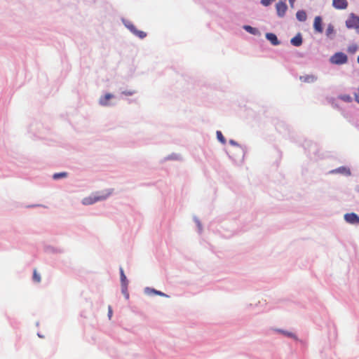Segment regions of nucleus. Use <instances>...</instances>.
<instances>
[{
  "instance_id": "1",
  "label": "nucleus",
  "mask_w": 359,
  "mask_h": 359,
  "mask_svg": "<svg viewBox=\"0 0 359 359\" xmlns=\"http://www.w3.org/2000/svg\"><path fill=\"white\" fill-rule=\"evenodd\" d=\"M111 194L112 189H107L101 192H97L90 196L84 198L82 201V203L86 205H92L97 201L105 200Z\"/></svg>"
},
{
  "instance_id": "2",
  "label": "nucleus",
  "mask_w": 359,
  "mask_h": 359,
  "mask_svg": "<svg viewBox=\"0 0 359 359\" xmlns=\"http://www.w3.org/2000/svg\"><path fill=\"white\" fill-rule=\"evenodd\" d=\"M348 57L346 54L339 52L333 55L330 58V62L332 64L342 65L347 62Z\"/></svg>"
},
{
  "instance_id": "3",
  "label": "nucleus",
  "mask_w": 359,
  "mask_h": 359,
  "mask_svg": "<svg viewBox=\"0 0 359 359\" xmlns=\"http://www.w3.org/2000/svg\"><path fill=\"white\" fill-rule=\"evenodd\" d=\"M346 26L348 29H358L359 27V17L353 13L350 14L346 20Z\"/></svg>"
},
{
  "instance_id": "4",
  "label": "nucleus",
  "mask_w": 359,
  "mask_h": 359,
  "mask_svg": "<svg viewBox=\"0 0 359 359\" xmlns=\"http://www.w3.org/2000/svg\"><path fill=\"white\" fill-rule=\"evenodd\" d=\"M344 219L346 222L351 224H359V216L355 213H347L344 215Z\"/></svg>"
},
{
  "instance_id": "5",
  "label": "nucleus",
  "mask_w": 359,
  "mask_h": 359,
  "mask_svg": "<svg viewBox=\"0 0 359 359\" xmlns=\"http://www.w3.org/2000/svg\"><path fill=\"white\" fill-rule=\"evenodd\" d=\"M276 8L277 11V14L279 17H283L286 13L287 9V6L284 1H278L276 4Z\"/></svg>"
},
{
  "instance_id": "6",
  "label": "nucleus",
  "mask_w": 359,
  "mask_h": 359,
  "mask_svg": "<svg viewBox=\"0 0 359 359\" xmlns=\"http://www.w3.org/2000/svg\"><path fill=\"white\" fill-rule=\"evenodd\" d=\"M348 5L347 0H332V6L337 10H344L347 8Z\"/></svg>"
},
{
  "instance_id": "7",
  "label": "nucleus",
  "mask_w": 359,
  "mask_h": 359,
  "mask_svg": "<svg viewBox=\"0 0 359 359\" xmlns=\"http://www.w3.org/2000/svg\"><path fill=\"white\" fill-rule=\"evenodd\" d=\"M313 28L316 30V32L318 33L323 32V21L322 18L320 16H316L314 18Z\"/></svg>"
},
{
  "instance_id": "8",
  "label": "nucleus",
  "mask_w": 359,
  "mask_h": 359,
  "mask_svg": "<svg viewBox=\"0 0 359 359\" xmlns=\"http://www.w3.org/2000/svg\"><path fill=\"white\" fill-rule=\"evenodd\" d=\"M300 81L304 83H313L317 80V76L313 74H307L300 76Z\"/></svg>"
},
{
  "instance_id": "9",
  "label": "nucleus",
  "mask_w": 359,
  "mask_h": 359,
  "mask_svg": "<svg viewBox=\"0 0 359 359\" xmlns=\"http://www.w3.org/2000/svg\"><path fill=\"white\" fill-rule=\"evenodd\" d=\"M266 38L271 43L273 46H277L280 44V41H278L276 34L273 33H266Z\"/></svg>"
},
{
  "instance_id": "10",
  "label": "nucleus",
  "mask_w": 359,
  "mask_h": 359,
  "mask_svg": "<svg viewBox=\"0 0 359 359\" xmlns=\"http://www.w3.org/2000/svg\"><path fill=\"white\" fill-rule=\"evenodd\" d=\"M290 43L294 46H300L302 44V36L300 33L297 34L290 40Z\"/></svg>"
},
{
  "instance_id": "11",
  "label": "nucleus",
  "mask_w": 359,
  "mask_h": 359,
  "mask_svg": "<svg viewBox=\"0 0 359 359\" xmlns=\"http://www.w3.org/2000/svg\"><path fill=\"white\" fill-rule=\"evenodd\" d=\"M128 28L140 39H144L147 36V34L144 32L137 30L133 25L128 26Z\"/></svg>"
},
{
  "instance_id": "12",
  "label": "nucleus",
  "mask_w": 359,
  "mask_h": 359,
  "mask_svg": "<svg viewBox=\"0 0 359 359\" xmlns=\"http://www.w3.org/2000/svg\"><path fill=\"white\" fill-rule=\"evenodd\" d=\"M112 97L113 95L110 93H107L105 95L100 97L99 102L102 106H107L109 105L108 101Z\"/></svg>"
},
{
  "instance_id": "13",
  "label": "nucleus",
  "mask_w": 359,
  "mask_h": 359,
  "mask_svg": "<svg viewBox=\"0 0 359 359\" xmlns=\"http://www.w3.org/2000/svg\"><path fill=\"white\" fill-rule=\"evenodd\" d=\"M297 18L301 21L304 22L306 20V13L304 11H299L296 13Z\"/></svg>"
},
{
  "instance_id": "14",
  "label": "nucleus",
  "mask_w": 359,
  "mask_h": 359,
  "mask_svg": "<svg viewBox=\"0 0 359 359\" xmlns=\"http://www.w3.org/2000/svg\"><path fill=\"white\" fill-rule=\"evenodd\" d=\"M67 176H68V173L67 172H61L55 173L53 175V178L55 180H57L61 178L67 177Z\"/></svg>"
},
{
  "instance_id": "15",
  "label": "nucleus",
  "mask_w": 359,
  "mask_h": 359,
  "mask_svg": "<svg viewBox=\"0 0 359 359\" xmlns=\"http://www.w3.org/2000/svg\"><path fill=\"white\" fill-rule=\"evenodd\" d=\"M121 285H128V280L122 268H120Z\"/></svg>"
},
{
  "instance_id": "16",
  "label": "nucleus",
  "mask_w": 359,
  "mask_h": 359,
  "mask_svg": "<svg viewBox=\"0 0 359 359\" xmlns=\"http://www.w3.org/2000/svg\"><path fill=\"white\" fill-rule=\"evenodd\" d=\"M334 34V29L332 25H329L326 29V36L327 37H332V36Z\"/></svg>"
},
{
  "instance_id": "17",
  "label": "nucleus",
  "mask_w": 359,
  "mask_h": 359,
  "mask_svg": "<svg viewBox=\"0 0 359 359\" xmlns=\"http://www.w3.org/2000/svg\"><path fill=\"white\" fill-rule=\"evenodd\" d=\"M216 135H217V137L218 140L222 144H224L226 143V139L224 137V135H222V132L218 130V131H217Z\"/></svg>"
},
{
  "instance_id": "18",
  "label": "nucleus",
  "mask_w": 359,
  "mask_h": 359,
  "mask_svg": "<svg viewBox=\"0 0 359 359\" xmlns=\"http://www.w3.org/2000/svg\"><path fill=\"white\" fill-rule=\"evenodd\" d=\"M33 280L34 282L36 283H40L41 281V276L40 275L37 273V271L36 269H34V272H33Z\"/></svg>"
},
{
  "instance_id": "19",
  "label": "nucleus",
  "mask_w": 359,
  "mask_h": 359,
  "mask_svg": "<svg viewBox=\"0 0 359 359\" xmlns=\"http://www.w3.org/2000/svg\"><path fill=\"white\" fill-rule=\"evenodd\" d=\"M122 292L126 299L129 298V294L128 292V285H121Z\"/></svg>"
},
{
  "instance_id": "20",
  "label": "nucleus",
  "mask_w": 359,
  "mask_h": 359,
  "mask_svg": "<svg viewBox=\"0 0 359 359\" xmlns=\"http://www.w3.org/2000/svg\"><path fill=\"white\" fill-rule=\"evenodd\" d=\"M244 29L246 31H248V32H250L251 34H255L256 33V32H257V30L255 28H253V27H250L249 25H245L244 27Z\"/></svg>"
},
{
  "instance_id": "21",
  "label": "nucleus",
  "mask_w": 359,
  "mask_h": 359,
  "mask_svg": "<svg viewBox=\"0 0 359 359\" xmlns=\"http://www.w3.org/2000/svg\"><path fill=\"white\" fill-rule=\"evenodd\" d=\"M341 99L346 102H351V97L348 95H342L341 97Z\"/></svg>"
},
{
  "instance_id": "22",
  "label": "nucleus",
  "mask_w": 359,
  "mask_h": 359,
  "mask_svg": "<svg viewBox=\"0 0 359 359\" xmlns=\"http://www.w3.org/2000/svg\"><path fill=\"white\" fill-rule=\"evenodd\" d=\"M339 171L340 172H342V173H345V174H347V175H350V171L349 170H347L346 168H339Z\"/></svg>"
},
{
  "instance_id": "23",
  "label": "nucleus",
  "mask_w": 359,
  "mask_h": 359,
  "mask_svg": "<svg viewBox=\"0 0 359 359\" xmlns=\"http://www.w3.org/2000/svg\"><path fill=\"white\" fill-rule=\"evenodd\" d=\"M282 332H283L284 334H285V335H287V336H288V337L295 338V336H294L292 333L287 332H284V331H283Z\"/></svg>"
},
{
  "instance_id": "24",
  "label": "nucleus",
  "mask_w": 359,
  "mask_h": 359,
  "mask_svg": "<svg viewBox=\"0 0 359 359\" xmlns=\"http://www.w3.org/2000/svg\"><path fill=\"white\" fill-rule=\"evenodd\" d=\"M135 93V91H123V94L126 95H132Z\"/></svg>"
},
{
  "instance_id": "25",
  "label": "nucleus",
  "mask_w": 359,
  "mask_h": 359,
  "mask_svg": "<svg viewBox=\"0 0 359 359\" xmlns=\"http://www.w3.org/2000/svg\"><path fill=\"white\" fill-rule=\"evenodd\" d=\"M355 101L359 103V88L358 90V92L355 94Z\"/></svg>"
},
{
  "instance_id": "26",
  "label": "nucleus",
  "mask_w": 359,
  "mask_h": 359,
  "mask_svg": "<svg viewBox=\"0 0 359 359\" xmlns=\"http://www.w3.org/2000/svg\"><path fill=\"white\" fill-rule=\"evenodd\" d=\"M154 292L156 294L161 295V296H165V294L160 291H156L154 290Z\"/></svg>"
},
{
  "instance_id": "27",
  "label": "nucleus",
  "mask_w": 359,
  "mask_h": 359,
  "mask_svg": "<svg viewBox=\"0 0 359 359\" xmlns=\"http://www.w3.org/2000/svg\"><path fill=\"white\" fill-rule=\"evenodd\" d=\"M108 315H109V318H111V315H112V310H111V307H110V306L109 307V313H108Z\"/></svg>"
},
{
  "instance_id": "28",
  "label": "nucleus",
  "mask_w": 359,
  "mask_h": 359,
  "mask_svg": "<svg viewBox=\"0 0 359 359\" xmlns=\"http://www.w3.org/2000/svg\"><path fill=\"white\" fill-rule=\"evenodd\" d=\"M295 0H289V3L292 7H293Z\"/></svg>"
},
{
  "instance_id": "29",
  "label": "nucleus",
  "mask_w": 359,
  "mask_h": 359,
  "mask_svg": "<svg viewBox=\"0 0 359 359\" xmlns=\"http://www.w3.org/2000/svg\"><path fill=\"white\" fill-rule=\"evenodd\" d=\"M229 143H230L231 144H232V145H238V144H237V143H236L234 140H231L229 141Z\"/></svg>"
},
{
  "instance_id": "30",
  "label": "nucleus",
  "mask_w": 359,
  "mask_h": 359,
  "mask_svg": "<svg viewBox=\"0 0 359 359\" xmlns=\"http://www.w3.org/2000/svg\"><path fill=\"white\" fill-rule=\"evenodd\" d=\"M355 49H356V47H355H355H353V48H352V50H353L352 51H353V52H354Z\"/></svg>"
},
{
  "instance_id": "31",
  "label": "nucleus",
  "mask_w": 359,
  "mask_h": 359,
  "mask_svg": "<svg viewBox=\"0 0 359 359\" xmlns=\"http://www.w3.org/2000/svg\"><path fill=\"white\" fill-rule=\"evenodd\" d=\"M358 62L359 63V55H358Z\"/></svg>"
}]
</instances>
